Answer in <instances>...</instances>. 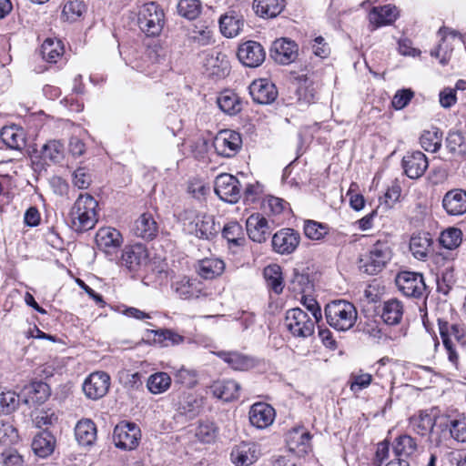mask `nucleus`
Segmentation results:
<instances>
[{
    "mask_svg": "<svg viewBox=\"0 0 466 466\" xmlns=\"http://www.w3.org/2000/svg\"><path fill=\"white\" fill-rule=\"evenodd\" d=\"M97 201L90 194H80L69 212L70 226L76 232L95 228L98 221Z\"/></svg>",
    "mask_w": 466,
    "mask_h": 466,
    "instance_id": "nucleus-1",
    "label": "nucleus"
},
{
    "mask_svg": "<svg viewBox=\"0 0 466 466\" xmlns=\"http://www.w3.org/2000/svg\"><path fill=\"white\" fill-rule=\"evenodd\" d=\"M325 317L330 327L339 331H347L354 326L358 312L352 303L339 299L326 305Z\"/></svg>",
    "mask_w": 466,
    "mask_h": 466,
    "instance_id": "nucleus-2",
    "label": "nucleus"
},
{
    "mask_svg": "<svg viewBox=\"0 0 466 466\" xmlns=\"http://www.w3.org/2000/svg\"><path fill=\"white\" fill-rule=\"evenodd\" d=\"M179 219L188 232L198 238L209 239L216 236L219 230L213 216L198 213L194 209H185L179 214Z\"/></svg>",
    "mask_w": 466,
    "mask_h": 466,
    "instance_id": "nucleus-3",
    "label": "nucleus"
},
{
    "mask_svg": "<svg viewBox=\"0 0 466 466\" xmlns=\"http://www.w3.org/2000/svg\"><path fill=\"white\" fill-rule=\"evenodd\" d=\"M391 257L392 250L390 243L387 240H378L360 256L359 267L369 275H376L386 267Z\"/></svg>",
    "mask_w": 466,
    "mask_h": 466,
    "instance_id": "nucleus-4",
    "label": "nucleus"
},
{
    "mask_svg": "<svg viewBox=\"0 0 466 466\" xmlns=\"http://www.w3.org/2000/svg\"><path fill=\"white\" fill-rule=\"evenodd\" d=\"M165 13L159 5L150 2L140 6L137 13V25L147 36H158L165 25Z\"/></svg>",
    "mask_w": 466,
    "mask_h": 466,
    "instance_id": "nucleus-5",
    "label": "nucleus"
},
{
    "mask_svg": "<svg viewBox=\"0 0 466 466\" xmlns=\"http://www.w3.org/2000/svg\"><path fill=\"white\" fill-rule=\"evenodd\" d=\"M395 283L399 290L408 298L421 299L428 296V289L421 273L401 271L397 274Z\"/></svg>",
    "mask_w": 466,
    "mask_h": 466,
    "instance_id": "nucleus-6",
    "label": "nucleus"
},
{
    "mask_svg": "<svg viewBox=\"0 0 466 466\" xmlns=\"http://www.w3.org/2000/svg\"><path fill=\"white\" fill-rule=\"evenodd\" d=\"M438 328L446 350L466 347V329L463 324L438 319Z\"/></svg>",
    "mask_w": 466,
    "mask_h": 466,
    "instance_id": "nucleus-7",
    "label": "nucleus"
},
{
    "mask_svg": "<svg viewBox=\"0 0 466 466\" xmlns=\"http://www.w3.org/2000/svg\"><path fill=\"white\" fill-rule=\"evenodd\" d=\"M285 326L294 337L305 339L313 334L315 322L304 310L295 308L286 312Z\"/></svg>",
    "mask_w": 466,
    "mask_h": 466,
    "instance_id": "nucleus-8",
    "label": "nucleus"
},
{
    "mask_svg": "<svg viewBox=\"0 0 466 466\" xmlns=\"http://www.w3.org/2000/svg\"><path fill=\"white\" fill-rule=\"evenodd\" d=\"M242 139L239 133L224 129L220 130L213 140V147L218 155L231 157L241 148Z\"/></svg>",
    "mask_w": 466,
    "mask_h": 466,
    "instance_id": "nucleus-9",
    "label": "nucleus"
},
{
    "mask_svg": "<svg viewBox=\"0 0 466 466\" xmlns=\"http://www.w3.org/2000/svg\"><path fill=\"white\" fill-rule=\"evenodd\" d=\"M139 439L140 430L133 422H121L114 429V443L121 450H134L138 445Z\"/></svg>",
    "mask_w": 466,
    "mask_h": 466,
    "instance_id": "nucleus-10",
    "label": "nucleus"
},
{
    "mask_svg": "<svg viewBox=\"0 0 466 466\" xmlns=\"http://www.w3.org/2000/svg\"><path fill=\"white\" fill-rule=\"evenodd\" d=\"M241 185L230 174H220L215 180V192L225 202L236 203L241 197Z\"/></svg>",
    "mask_w": 466,
    "mask_h": 466,
    "instance_id": "nucleus-11",
    "label": "nucleus"
},
{
    "mask_svg": "<svg viewBox=\"0 0 466 466\" xmlns=\"http://www.w3.org/2000/svg\"><path fill=\"white\" fill-rule=\"evenodd\" d=\"M110 377L103 371L91 373L83 383L85 395L93 400L103 398L108 391Z\"/></svg>",
    "mask_w": 466,
    "mask_h": 466,
    "instance_id": "nucleus-12",
    "label": "nucleus"
},
{
    "mask_svg": "<svg viewBox=\"0 0 466 466\" xmlns=\"http://www.w3.org/2000/svg\"><path fill=\"white\" fill-rule=\"evenodd\" d=\"M299 233L289 228L279 230L272 237L273 250L281 255L293 253L299 247Z\"/></svg>",
    "mask_w": 466,
    "mask_h": 466,
    "instance_id": "nucleus-13",
    "label": "nucleus"
},
{
    "mask_svg": "<svg viewBox=\"0 0 466 466\" xmlns=\"http://www.w3.org/2000/svg\"><path fill=\"white\" fill-rule=\"evenodd\" d=\"M122 265L132 272L144 268L148 262V252L145 246L136 244L126 247L122 253Z\"/></svg>",
    "mask_w": 466,
    "mask_h": 466,
    "instance_id": "nucleus-14",
    "label": "nucleus"
},
{
    "mask_svg": "<svg viewBox=\"0 0 466 466\" xmlns=\"http://www.w3.org/2000/svg\"><path fill=\"white\" fill-rule=\"evenodd\" d=\"M237 55L238 60L248 67L260 66L266 57L263 46L256 41H247L240 45Z\"/></svg>",
    "mask_w": 466,
    "mask_h": 466,
    "instance_id": "nucleus-15",
    "label": "nucleus"
},
{
    "mask_svg": "<svg viewBox=\"0 0 466 466\" xmlns=\"http://www.w3.org/2000/svg\"><path fill=\"white\" fill-rule=\"evenodd\" d=\"M249 94L253 101L260 105H269L278 97L276 86L265 78L254 80L249 86Z\"/></svg>",
    "mask_w": 466,
    "mask_h": 466,
    "instance_id": "nucleus-16",
    "label": "nucleus"
},
{
    "mask_svg": "<svg viewBox=\"0 0 466 466\" xmlns=\"http://www.w3.org/2000/svg\"><path fill=\"white\" fill-rule=\"evenodd\" d=\"M401 164L404 173L411 179L422 177L429 167L427 157L420 151L408 152Z\"/></svg>",
    "mask_w": 466,
    "mask_h": 466,
    "instance_id": "nucleus-17",
    "label": "nucleus"
},
{
    "mask_svg": "<svg viewBox=\"0 0 466 466\" xmlns=\"http://www.w3.org/2000/svg\"><path fill=\"white\" fill-rule=\"evenodd\" d=\"M270 56L279 64L289 65L298 56V45L286 38L278 39L272 45Z\"/></svg>",
    "mask_w": 466,
    "mask_h": 466,
    "instance_id": "nucleus-18",
    "label": "nucleus"
},
{
    "mask_svg": "<svg viewBox=\"0 0 466 466\" xmlns=\"http://www.w3.org/2000/svg\"><path fill=\"white\" fill-rule=\"evenodd\" d=\"M172 289L182 299H198L206 295L203 283L197 279L181 277L172 283Z\"/></svg>",
    "mask_w": 466,
    "mask_h": 466,
    "instance_id": "nucleus-19",
    "label": "nucleus"
},
{
    "mask_svg": "<svg viewBox=\"0 0 466 466\" xmlns=\"http://www.w3.org/2000/svg\"><path fill=\"white\" fill-rule=\"evenodd\" d=\"M96 242L100 250L111 255L121 247L123 238L121 233L114 228H102L96 235Z\"/></svg>",
    "mask_w": 466,
    "mask_h": 466,
    "instance_id": "nucleus-20",
    "label": "nucleus"
},
{
    "mask_svg": "<svg viewBox=\"0 0 466 466\" xmlns=\"http://www.w3.org/2000/svg\"><path fill=\"white\" fill-rule=\"evenodd\" d=\"M249 238L258 243L265 242L270 235V227L265 217L259 213L250 215L246 221Z\"/></svg>",
    "mask_w": 466,
    "mask_h": 466,
    "instance_id": "nucleus-21",
    "label": "nucleus"
},
{
    "mask_svg": "<svg viewBox=\"0 0 466 466\" xmlns=\"http://www.w3.org/2000/svg\"><path fill=\"white\" fill-rule=\"evenodd\" d=\"M146 343L153 341L159 347H174L179 345L184 337L168 329H147L142 339Z\"/></svg>",
    "mask_w": 466,
    "mask_h": 466,
    "instance_id": "nucleus-22",
    "label": "nucleus"
},
{
    "mask_svg": "<svg viewBox=\"0 0 466 466\" xmlns=\"http://www.w3.org/2000/svg\"><path fill=\"white\" fill-rule=\"evenodd\" d=\"M442 207L451 216L466 213V191L461 188L448 191L442 198Z\"/></svg>",
    "mask_w": 466,
    "mask_h": 466,
    "instance_id": "nucleus-23",
    "label": "nucleus"
},
{
    "mask_svg": "<svg viewBox=\"0 0 466 466\" xmlns=\"http://www.w3.org/2000/svg\"><path fill=\"white\" fill-rule=\"evenodd\" d=\"M249 421L258 429H265L272 424L275 410L267 403H255L249 410Z\"/></svg>",
    "mask_w": 466,
    "mask_h": 466,
    "instance_id": "nucleus-24",
    "label": "nucleus"
},
{
    "mask_svg": "<svg viewBox=\"0 0 466 466\" xmlns=\"http://www.w3.org/2000/svg\"><path fill=\"white\" fill-rule=\"evenodd\" d=\"M56 446V437L48 431L36 433L32 441V451L39 458L49 457L55 451Z\"/></svg>",
    "mask_w": 466,
    "mask_h": 466,
    "instance_id": "nucleus-25",
    "label": "nucleus"
},
{
    "mask_svg": "<svg viewBox=\"0 0 466 466\" xmlns=\"http://www.w3.org/2000/svg\"><path fill=\"white\" fill-rule=\"evenodd\" d=\"M410 426L413 431L420 436H426L431 433V441L434 442L436 446L441 444V437L438 435L437 431H434L435 419L431 415L426 412H420L418 417H414L410 420Z\"/></svg>",
    "mask_w": 466,
    "mask_h": 466,
    "instance_id": "nucleus-26",
    "label": "nucleus"
},
{
    "mask_svg": "<svg viewBox=\"0 0 466 466\" xmlns=\"http://www.w3.org/2000/svg\"><path fill=\"white\" fill-rule=\"evenodd\" d=\"M230 458L237 466H248L258 460V453L254 443L242 442L234 447Z\"/></svg>",
    "mask_w": 466,
    "mask_h": 466,
    "instance_id": "nucleus-27",
    "label": "nucleus"
},
{
    "mask_svg": "<svg viewBox=\"0 0 466 466\" xmlns=\"http://www.w3.org/2000/svg\"><path fill=\"white\" fill-rule=\"evenodd\" d=\"M397 8L390 5L375 6L369 13V20L373 25V29L391 25L397 19Z\"/></svg>",
    "mask_w": 466,
    "mask_h": 466,
    "instance_id": "nucleus-28",
    "label": "nucleus"
},
{
    "mask_svg": "<svg viewBox=\"0 0 466 466\" xmlns=\"http://www.w3.org/2000/svg\"><path fill=\"white\" fill-rule=\"evenodd\" d=\"M218 357L236 370H246L256 364L252 357L240 351H218Z\"/></svg>",
    "mask_w": 466,
    "mask_h": 466,
    "instance_id": "nucleus-29",
    "label": "nucleus"
},
{
    "mask_svg": "<svg viewBox=\"0 0 466 466\" xmlns=\"http://www.w3.org/2000/svg\"><path fill=\"white\" fill-rule=\"evenodd\" d=\"M133 232L138 238L151 240L157 236L158 227L151 214L144 213L135 221Z\"/></svg>",
    "mask_w": 466,
    "mask_h": 466,
    "instance_id": "nucleus-30",
    "label": "nucleus"
},
{
    "mask_svg": "<svg viewBox=\"0 0 466 466\" xmlns=\"http://www.w3.org/2000/svg\"><path fill=\"white\" fill-rule=\"evenodd\" d=\"M210 389L216 398L230 401L238 397L240 385L233 380H218L211 385Z\"/></svg>",
    "mask_w": 466,
    "mask_h": 466,
    "instance_id": "nucleus-31",
    "label": "nucleus"
},
{
    "mask_svg": "<svg viewBox=\"0 0 466 466\" xmlns=\"http://www.w3.org/2000/svg\"><path fill=\"white\" fill-rule=\"evenodd\" d=\"M2 141L11 149L20 150L25 146V132L15 125L5 127L0 131Z\"/></svg>",
    "mask_w": 466,
    "mask_h": 466,
    "instance_id": "nucleus-32",
    "label": "nucleus"
},
{
    "mask_svg": "<svg viewBox=\"0 0 466 466\" xmlns=\"http://www.w3.org/2000/svg\"><path fill=\"white\" fill-rule=\"evenodd\" d=\"M442 432L449 431L450 436L459 441L466 442V417L460 415L457 418L447 420L446 422L437 425Z\"/></svg>",
    "mask_w": 466,
    "mask_h": 466,
    "instance_id": "nucleus-33",
    "label": "nucleus"
},
{
    "mask_svg": "<svg viewBox=\"0 0 466 466\" xmlns=\"http://www.w3.org/2000/svg\"><path fill=\"white\" fill-rule=\"evenodd\" d=\"M445 146L453 158H466V132L450 131Z\"/></svg>",
    "mask_w": 466,
    "mask_h": 466,
    "instance_id": "nucleus-34",
    "label": "nucleus"
},
{
    "mask_svg": "<svg viewBox=\"0 0 466 466\" xmlns=\"http://www.w3.org/2000/svg\"><path fill=\"white\" fill-rule=\"evenodd\" d=\"M76 439L80 445L91 446L96 440V427L93 420L84 419L75 427Z\"/></svg>",
    "mask_w": 466,
    "mask_h": 466,
    "instance_id": "nucleus-35",
    "label": "nucleus"
},
{
    "mask_svg": "<svg viewBox=\"0 0 466 466\" xmlns=\"http://www.w3.org/2000/svg\"><path fill=\"white\" fill-rule=\"evenodd\" d=\"M403 316L402 302L397 299H390L383 302L381 318L388 325H397Z\"/></svg>",
    "mask_w": 466,
    "mask_h": 466,
    "instance_id": "nucleus-36",
    "label": "nucleus"
},
{
    "mask_svg": "<svg viewBox=\"0 0 466 466\" xmlns=\"http://www.w3.org/2000/svg\"><path fill=\"white\" fill-rule=\"evenodd\" d=\"M431 245V238L428 233L415 234L410 240V250L419 260H425Z\"/></svg>",
    "mask_w": 466,
    "mask_h": 466,
    "instance_id": "nucleus-37",
    "label": "nucleus"
},
{
    "mask_svg": "<svg viewBox=\"0 0 466 466\" xmlns=\"http://www.w3.org/2000/svg\"><path fill=\"white\" fill-rule=\"evenodd\" d=\"M217 103L223 112L230 116L237 115L242 109V101L237 94L229 90L220 93Z\"/></svg>",
    "mask_w": 466,
    "mask_h": 466,
    "instance_id": "nucleus-38",
    "label": "nucleus"
},
{
    "mask_svg": "<svg viewBox=\"0 0 466 466\" xmlns=\"http://www.w3.org/2000/svg\"><path fill=\"white\" fill-rule=\"evenodd\" d=\"M225 263L217 258H207L199 261L198 272L207 279H214L223 273Z\"/></svg>",
    "mask_w": 466,
    "mask_h": 466,
    "instance_id": "nucleus-39",
    "label": "nucleus"
},
{
    "mask_svg": "<svg viewBox=\"0 0 466 466\" xmlns=\"http://www.w3.org/2000/svg\"><path fill=\"white\" fill-rule=\"evenodd\" d=\"M253 8L261 17H276L284 8L283 0H254Z\"/></svg>",
    "mask_w": 466,
    "mask_h": 466,
    "instance_id": "nucleus-40",
    "label": "nucleus"
},
{
    "mask_svg": "<svg viewBox=\"0 0 466 466\" xmlns=\"http://www.w3.org/2000/svg\"><path fill=\"white\" fill-rule=\"evenodd\" d=\"M243 26V21L234 13H227L219 19L221 33L227 37L238 35Z\"/></svg>",
    "mask_w": 466,
    "mask_h": 466,
    "instance_id": "nucleus-41",
    "label": "nucleus"
},
{
    "mask_svg": "<svg viewBox=\"0 0 466 466\" xmlns=\"http://www.w3.org/2000/svg\"><path fill=\"white\" fill-rule=\"evenodd\" d=\"M64 54V46L61 40L46 38L41 46L43 59L49 63H56Z\"/></svg>",
    "mask_w": 466,
    "mask_h": 466,
    "instance_id": "nucleus-42",
    "label": "nucleus"
},
{
    "mask_svg": "<svg viewBox=\"0 0 466 466\" xmlns=\"http://www.w3.org/2000/svg\"><path fill=\"white\" fill-rule=\"evenodd\" d=\"M222 236L229 245L242 247L246 242L242 226L237 221H230L222 229Z\"/></svg>",
    "mask_w": 466,
    "mask_h": 466,
    "instance_id": "nucleus-43",
    "label": "nucleus"
},
{
    "mask_svg": "<svg viewBox=\"0 0 466 466\" xmlns=\"http://www.w3.org/2000/svg\"><path fill=\"white\" fill-rule=\"evenodd\" d=\"M179 413L189 418L195 417L201 407L200 400L192 394H183L177 404Z\"/></svg>",
    "mask_w": 466,
    "mask_h": 466,
    "instance_id": "nucleus-44",
    "label": "nucleus"
},
{
    "mask_svg": "<svg viewBox=\"0 0 466 466\" xmlns=\"http://www.w3.org/2000/svg\"><path fill=\"white\" fill-rule=\"evenodd\" d=\"M441 132L438 127L425 130L420 137V144L426 151L436 152L441 147Z\"/></svg>",
    "mask_w": 466,
    "mask_h": 466,
    "instance_id": "nucleus-45",
    "label": "nucleus"
},
{
    "mask_svg": "<svg viewBox=\"0 0 466 466\" xmlns=\"http://www.w3.org/2000/svg\"><path fill=\"white\" fill-rule=\"evenodd\" d=\"M171 385V378L166 372H156L147 380V389L153 394H160L167 391Z\"/></svg>",
    "mask_w": 466,
    "mask_h": 466,
    "instance_id": "nucleus-46",
    "label": "nucleus"
},
{
    "mask_svg": "<svg viewBox=\"0 0 466 466\" xmlns=\"http://www.w3.org/2000/svg\"><path fill=\"white\" fill-rule=\"evenodd\" d=\"M437 290L447 295L456 283L453 266L448 265L437 275Z\"/></svg>",
    "mask_w": 466,
    "mask_h": 466,
    "instance_id": "nucleus-47",
    "label": "nucleus"
},
{
    "mask_svg": "<svg viewBox=\"0 0 466 466\" xmlns=\"http://www.w3.org/2000/svg\"><path fill=\"white\" fill-rule=\"evenodd\" d=\"M264 277L268 286L276 293L280 294L283 290L280 267L274 264L264 268Z\"/></svg>",
    "mask_w": 466,
    "mask_h": 466,
    "instance_id": "nucleus-48",
    "label": "nucleus"
},
{
    "mask_svg": "<svg viewBox=\"0 0 466 466\" xmlns=\"http://www.w3.org/2000/svg\"><path fill=\"white\" fill-rule=\"evenodd\" d=\"M177 8L179 15L194 20L200 15L202 5L200 0H179Z\"/></svg>",
    "mask_w": 466,
    "mask_h": 466,
    "instance_id": "nucleus-49",
    "label": "nucleus"
},
{
    "mask_svg": "<svg viewBox=\"0 0 466 466\" xmlns=\"http://www.w3.org/2000/svg\"><path fill=\"white\" fill-rule=\"evenodd\" d=\"M41 155L45 160L57 163L64 157V145L57 140L48 141L42 147Z\"/></svg>",
    "mask_w": 466,
    "mask_h": 466,
    "instance_id": "nucleus-50",
    "label": "nucleus"
},
{
    "mask_svg": "<svg viewBox=\"0 0 466 466\" xmlns=\"http://www.w3.org/2000/svg\"><path fill=\"white\" fill-rule=\"evenodd\" d=\"M462 240V232L457 228H449L441 232L440 242L447 249L458 248Z\"/></svg>",
    "mask_w": 466,
    "mask_h": 466,
    "instance_id": "nucleus-51",
    "label": "nucleus"
},
{
    "mask_svg": "<svg viewBox=\"0 0 466 466\" xmlns=\"http://www.w3.org/2000/svg\"><path fill=\"white\" fill-rule=\"evenodd\" d=\"M416 449L417 443L410 436L403 435L396 439L394 452L397 456H410L416 451Z\"/></svg>",
    "mask_w": 466,
    "mask_h": 466,
    "instance_id": "nucleus-52",
    "label": "nucleus"
},
{
    "mask_svg": "<svg viewBox=\"0 0 466 466\" xmlns=\"http://www.w3.org/2000/svg\"><path fill=\"white\" fill-rule=\"evenodd\" d=\"M372 381V376L370 373H364L362 370L352 372L350 376V389L352 392L357 393L367 389Z\"/></svg>",
    "mask_w": 466,
    "mask_h": 466,
    "instance_id": "nucleus-53",
    "label": "nucleus"
},
{
    "mask_svg": "<svg viewBox=\"0 0 466 466\" xmlns=\"http://www.w3.org/2000/svg\"><path fill=\"white\" fill-rule=\"evenodd\" d=\"M19 405V396L12 390L0 391V412L10 414Z\"/></svg>",
    "mask_w": 466,
    "mask_h": 466,
    "instance_id": "nucleus-54",
    "label": "nucleus"
},
{
    "mask_svg": "<svg viewBox=\"0 0 466 466\" xmlns=\"http://www.w3.org/2000/svg\"><path fill=\"white\" fill-rule=\"evenodd\" d=\"M304 233L312 240H320L329 233V228L326 224L308 220L304 225Z\"/></svg>",
    "mask_w": 466,
    "mask_h": 466,
    "instance_id": "nucleus-55",
    "label": "nucleus"
},
{
    "mask_svg": "<svg viewBox=\"0 0 466 466\" xmlns=\"http://www.w3.org/2000/svg\"><path fill=\"white\" fill-rule=\"evenodd\" d=\"M18 440V432L10 420H0V444L11 445Z\"/></svg>",
    "mask_w": 466,
    "mask_h": 466,
    "instance_id": "nucleus-56",
    "label": "nucleus"
},
{
    "mask_svg": "<svg viewBox=\"0 0 466 466\" xmlns=\"http://www.w3.org/2000/svg\"><path fill=\"white\" fill-rule=\"evenodd\" d=\"M86 11V5L81 0H68L63 8L62 15L68 21H76Z\"/></svg>",
    "mask_w": 466,
    "mask_h": 466,
    "instance_id": "nucleus-57",
    "label": "nucleus"
},
{
    "mask_svg": "<svg viewBox=\"0 0 466 466\" xmlns=\"http://www.w3.org/2000/svg\"><path fill=\"white\" fill-rule=\"evenodd\" d=\"M174 379L176 383H179L187 388H192L198 383V374L194 370L187 369L184 366L175 370Z\"/></svg>",
    "mask_w": 466,
    "mask_h": 466,
    "instance_id": "nucleus-58",
    "label": "nucleus"
},
{
    "mask_svg": "<svg viewBox=\"0 0 466 466\" xmlns=\"http://www.w3.org/2000/svg\"><path fill=\"white\" fill-rule=\"evenodd\" d=\"M217 427L213 422H200L196 429V437L202 442L209 443L217 437Z\"/></svg>",
    "mask_w": 466,
    "mask_h": 466,
    "instance_id": "nucleus-59",
    "label": "nucleus"
},
{
    "mask_svg": "<svg viewBox=\"0 0 466 466\" xmlns=\"http://www.w3.org/2000/svg\"><path fill=\"white\" fill-rule=\"evenodd\" d=\"M72 182L79 189L87 188L92 182L91 174L86 167H80L73 172Z\"/></svg>",
    "mask_w": 466,
    "mask_h": 466,
    "instance_id": "nucleus-60",
    "label": "nucleus"
},
{
    "mask_svg": "<svg viewBox=\"0 0 466 466\" xmlns=\"http://www.w3.org/2000/svg\"><path fill=\"white\" fill-rule=\"evenodd\" d=\"M309 440L310 435L308 431L296 429L289 433L288 442L290 446V449L294 450L299 446L304 448L307 447L309 445Z\"/></svg>",
    "mask_w": 466,
    "mask_h": 466,
    "instance_id": "nucleus-61",
    "label": "nucleus"
},
{
    "mask_svg": "<svg viewBox=\"0 0 466 466\" xmlns=\"http://www.w3.org/2000/svg\"><path fill=\"white\" fill-rule=\"evenodd\" d=\"M0 461L3 466H24L23 456L16 450H5L0 454Z\"/></svg>",
    "mask_w": 466,
    "mask_h": 466,
    "instance_id": "nucleus-62",
    "label": "nucleus"
},
{
    "mask_svg": "<svg viewBox=\"0 0 466 466\" xmlns=\"http://www.w3.org/2000/svg\"><path fill=\"white\" fill-rule=\"evenodd\" d=\"M413 96L414 92L411 89L398 90L392 98L391 105L396 110L403 109Z\"/></svg>",
    "mask_w": 466,
    "mask_h": 466,
    "instance_id": "nucleus-63",
    "label": "nucleus"
},
{
    "mask_svg": "<svg viewBox=\"0 0 466 466\" xmlns=\"http://www.w3.org/2000/svg\"><path fill=\"white\" fill-rule=\"evenodd\" d=\"M209 191V187L206 186L202 181L193 180L188 183L187 192L194 198L198 200L202 199Z\"/></svg>",
    "mask_w": 466,
    "mask_h": 466,
    "instance_id": "nucleus-64",
    "label": "nucleus"
}]
</instances>
